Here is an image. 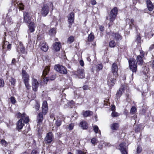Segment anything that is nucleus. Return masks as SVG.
Wrapping results in <instances>:
<instances>
[{"label": "nucleus", "instance_id": "obj_59", "mask_svg": "<svg viewBox=\"0 0 154 154\" xmlns=\"http://www.w3.org/2000/svg\"><path fill=\"white\" fill-rule=\"evenodd\" d=\"M40 108V105L38 104H36L35 105V109L37 111L39 110Z\"/></svg>", "mask_w": 154, "mask_h": 154}, {"label": "nucleus", "instance_id": "obj_32", "mask_svg": "<svg viewBox=\"0 0 154 154\" xmlns=\"http://www.w3.org/2000/svg\"><path fill=\"white\" fill-rule=\"evenodd\" d=\"M94 36L93 33L91 32L88 35V42H91L93 41L94 38Z\"/></svg>", "mask_w": 154, "mask_h": 154}, {"label": "nucleus", "instance_id": "obj_41", "mask_svg": "<svg viewBox=\"0 0 154 154\" xmlns=\"http://www.w3.org/2000/svg\"><path fill=\"white\" fill-rule=\"evenodd\" d=\"M39 151L38 149H34L32 150L31 154H39Z\"/></svg>", "mask_w": 154, "mask_h": 154}, {"label": "nucleus", "instance_id": "obj_22", "mask_svg": "<svg viewBox=\"0 0 154 154\" xmlns=\"http://www.w3.org/2000/svg\"><path fill=\"white\" fill-rule=\"evenodd\" d=\"M29 24V27L30 32H34L35 28V24L33 22H30Z\"/></svg>", "mask_w": 154, "mask_h": 154}, {"label": "nucleus", "instance_id": "obj_6", "mask_svg": "<svg viewBox=\"0 0 154 154\" xmlns=\"http://www.w3.org/2000/svg\"><path fill=\"white\" fill-rule=\"evenodd\" d=\"M117 77H115L112 75L109 74L107 79V84L109 86H112L115 82L116 79Z\"/></svg>", "mask_w": 154, "mask_h": 154}, {"label": "nucleus", "instance_id": "obj_50", "mask_svg": "<svg viewBox=\"0 0 154 154\" xmlns=\"http://www.w3.org/2000/svg\"><path fill=\"white\" fill-rule=\"evenodd\" d=\"M142 151L141 148L139 146L137 147V153H140Z\"/></svg>", "mask_w": 154, "mask_h": 154}, {"label": "nucleus", "instance_id": "obj_10", "mask_svg": "<svg viewBox=\"0 0 154 154\" xmlns=\"http://www.w3.org/2000/svg\"><path fill=\"white\" fill-rule=\"evenodd\" d=\"M49 7L47 5L44 4L42 7L41 14L44 16H46L48 13Z\"/></svg>", "mask_w": 154, "mask_h": 154}, {"label": "nucleus", "instance_id": "obj_2", "mask_svg": "<svg viewBox=\"0 0 154 154\" xmlns=\"http://www.w3.org/2000/svg\"><path fill=\"white\" fill-rule=\"evenodd\" d=\"M22 78L25 85L27 89H29L31 86L29 82V76L27 72L25 70H22Z\"/></svg>", "mask_w": 154, "mask_h": 154}, {"label": "nucleus", "instance_id": "obj_11", "mask_svg": "<svg viewBox=\"0 0 154 154\" xmlns=\"http://www.w3.org/2000/svg\"><path fill=\"white\" fill-rule=\"evenodd\" d=\"M32 87L34 91H37L38 87V83L37 80L35 79H32Z\"/></svg>", "mask_w": 154, "mask_h": 154}, {"label": "nucleus", "instance_id": "obj_14", "mask_svg": "<svg viewBox=\"0 0 154 154\" xmlns=\"http://www.w3.org/2000/svg\"><path fill=\"white\" fill-rule=\"evenodd\" d=\"M74 14L73 12L69 13L68 17V21L69 24V27L70 28L72 23H73L74 20Z\"/></svg>", "mask_w": 154, "mask_h": 154}, {"label": "nucleus", "instance_id": "obj_4", "mask_svg": "<svg viewBox=\"0 0 154 154\" xmlns=\"http://www.w3.org/2000/svg\"><path fill=\"white\" fill-rule=\"evenodd\" d=\"M118 8L115 7L111 10L109 14L110 22H112L115 20L118 14Z\"/></svg>", "mask_w": 154, "mask_h": 154}, {"label": "nucleus", "instance_id": "obj_51", "mask_svg": "<svg viewBox=\"0 0 154 154\" xmlns=\"http://www.w3.org/2000/svg\"><path fill=\"white\" fill-rule=\"evenodd\" d=\"M27 130H25L24 131L23 133V134H26L30 130V128L29 126H28L27 127Z\"/></svg>", "mask_w": 154, "mask_h": 154}, {"label": "nucleus", "instance_id": "obj_8", "mask_svg": "<svg viewBox=\"0 0 154 154\" xmlns=\"http://www.w3.org/2000/svg\"><path fill=\"white\" fill-rule=\"evenodd\" d=\"M23 115H24L23 116H24L23 118L22 121H23V122H24L25 123H28L29 122V117L26 116L25 113H23L22 114H21L19 112L17 113L16 114L17 117L18 118H20V119H21V117Z\"/></svg>", "mask_w": 154, "mask_h": 154}, {"label": "nucleus", "instance_id": "obj_15", "mask_svg": "<svg viewBox=\"0 0 154 154\" xmlns=\"http://www.w3.org/2000/svg\"><path fill=\"white\" fill-rule=\"evenodd\" d=\"M126 143L125 142L121 143L119 145V149L122 154H127L126 149Z\"/></svg>", "mask_w": 154, "mask_h": 154}, {"label": "nucleus", "instance_id": "obj_52", "mask_svg": "<svg viewBox=\"0 0 154 154\" xmlns=\"http://www.w3.org/2000/svg\"><path fill=\"white\" fill-rule=\"evenodd\" d=\"M145 53L142 50L140 51V54L141 57H143L144 56Z\"/></svg>", "mask_w": 154, "mask_h": 154}, {"label": "nucleus", "instance_id": "obj_1", "mask_svg": "<svg viewBox=\"0 0 154 154\" xmlns=\"http://www.w3.org/2000/svg\"><path fill=\"white\" fill-rule=\"evenodd\" d=\"M42 112L39 113L37 117V120L38 124L37 126L40 127V125H41L43 120V114L45 115L48 111V106L47 102L46 101H44L43 102L42 106Z\"/></svg>", "mask_w": 154, "mask_h": 154}, {"label": "nucleus", "instance_id": "obj_39", "mask_svg": "<svg viewBox=\"0 0 154 154\" xmlns=\"http://www.w3.org/2000/svg\"><path fill=\"white\" fill-rule=\"evenodd\" d=\"M74 37L73 36H71L69 37L68 39V42L69 43H71L74 40Z\"/></svg>", "mask_w": 154, "mask_h": 154}, {"label": "nucleus", "instance_id": "obj_58", "mask_svg": "<svg viewBox=\"0 0 154 154\" xmlns=\"http://www.w3.org/2000/svg\"><path fill=\"white\" fill-rule=\"evenodd\" d=\"M99 29L100 31L101 32H103L104 30V28L103 26H99Z\"/></svg>", "mask_w": 154, "mask_h": 154}, {"label": "nucleus", "instance_id": "obj_13", "mask_svg": "<svg viewBox=\"0 0 154 154\" xmlns=\"http://www.w3.org/2000/svg\"><path fill=\"white\" fill-rule=\"evenodd\" d=\"M31 17L28 12H25L23 13V19L25 23H29L31 22Z\"/></svg>", "mask_w": 154, "mask_h": 154}, {"label": "nucleus", "instance_id": "obj_49", "mask_svg": "<svg viewBox=\"0 0 154 154\" xmlns=\"http://www.w3.org/2000/svg\"><path fill=\"white\" fill-rule=\"evenodd\" d=\"M56 78V75L55 74L52 75L50 77V79L51 80H53Z\"/></svg>", "mask_w": 154, "mask_h": 154}, {"label": "nucleus", "instance_id": "obj_24", "mask_svg": "<svg viewBox=\"0 0 154 154\" xmlns=\"http://www.w3.org/2000/svg\"><path fill=\"white\" fill-rule=\"evenodd\" d=\"M124 87L123 86H122L119 88L118 91L116 94V97L118 99L119 98L120 96L122 94V92L124 90Z\"/></svg>", "mask_w": 154, "mask_h": 154}, {"label": "nucleus", "instance_id": "obj_9", "mask_svg": "<svg viewBox=\"0 0 154 154\" xmlns=\"http://www.w3.org/2000/svg\"><path fill=\"white\" fill-rule=\"evenodd\" d=\"M53 137L52 133L51 132H49L47 134L44 140L45 143H49L53 141Z\"/></svg>", "mask_w": 154, "mask_h": 154}, {"label": "nucleus", "instance_id": "obj_30", "mask_svg": "<svg viewBox=\"0 0 154 154\" xmlns=\"http://www.w3.org/2000/svg\"><path fill=\"white\" fill-rule=\"evenodd\" d=\"M5 36L4 37L3 43L2 45V48L3 49L5 47L6 45L9 43L7 41H6V33L5 32Z\"/></svg>", "mask_w": 154, "mask_h": 154}, {"label": "nucleus", "instance_id": "obj_17", "mask_svg": "<svg viewBox=\"0 0 154 154\" xmlns=\"http://www.w3.org/2000/svg\"><path fill=\"white\" fill-rule=\"evenodd\" d=\"M24 115L22 116L21 119H20L17 122V129L19 131L21 129L24 125L22 121L23 118L24 117Z\"/></svg>", "mask_w": 154, "mask_h": 154}, {"label": "nucleus", "instance_id": "obj_3", "mask_svg": "<svg viewBox=\"0 0 154 154\" xmlns=\"http://www.w3.org/2000/svg\"><path fill=\"white\" fill-rule=\"evenodd\" d=\"M130 68L133 73H136L137 69V65L135 60L133 58H130L129 61ZM133 73L132 74L133 76Z\"/></svg>", "mask_w": 154, "mask_h": 154}, {"label": "nucleus", "instance_id": "obj_63", "mask_svg": "<svg viewBox=\"0 0 154 154\" xmlns=\"http://www.w3.org/2000/svg\"><path fill=\"white\" fill-rule=\"evenodd\" d=\"M16 63V60L14 58H13L12 60L11 64H15Z\"/></svg>", "mask_w": 154, "mask_h": 154}, {"label": "nucleus", "instance_id": "obj_62", "mask_svg": "<svg viewBox=\"0 0 154 154\" xmlns=\"http://www.w3.org/2000/svg\"><path fill=\"white\" fill-rule=\"evenodd\" d=\"M111 110L112 111H115V106L114 105H113L112 106L111 108Z\"/></svg>", "mask_w": 154, "mask_h": 154}, {"label": "nucleus", "instance_id": "obj_29", "mask_svg": "<svg viewBox=\"0 0 154 154\" xmlns=\"http://www.w3.org/2000/svg\"><path fill=\"white\" fill-rule=\"evenodd\" d=\"M119 127V124L117 123L112 124L111 125V128L113 130H117Z\"/></svg>", "mask_w": 154, "mask_h": 154}, {"label": "nucleus", "instance_id": "obj_43", "mask_svg": "<svg viewBox=\"0 0 154 154\" xmlns=\"http://www.w3.org/2000/svg\"><path fill=\"white\" fill-rule=\"evenodd\" d=\"M10 100L11 102L13 104H15L16 103V101L15 100V99L14 97H11L10 98Z\"/></svg>", "mask_w": 154, "mask_h": 154}, {"label": "nucleus", "instance_id": "obj_25", "mask_svg": "<svg viewBox=\"0 0 154 154\" xmlns=\"http://www.w3.org/2000/svg\"><path fill=\"white\" fill-rule=\"evenodd\" d=\"M82 114L84 117H86L92 115L93 114V112L92 111L89 110L86 111H83L82 112Z\"/></svg>", "mask_w": 154, "mask_h": 154}, {"label": "nucleus", "instance_id": "obj_27", "mask_svg": "<svg viewBox=\"0 0 154 154\" xmlns=\"http://www.w3.org/2000/svg\"><path fill=\"white\" fill-rule=\"evenodd\" d=\"M79 126L83 129H87L88 128L87 123L84 121H82L80 122Z\"/></svg>", "mask_w": 154, "mask_h": 154}, {"label": "nucleus", "instance_id": "obj_26", "mask_svg": "<svg viewBox=\"0 0 154 154\" xmlns=\"http://www.w3.org/2000/svg\"><path fill=\"white\" fill-rule=\"evenodd\" d=\"M146 4L147 8L149 11H152L153 8V6L150 0H147Z\"/></svg>", "mask_w": 154, "mask_h": 154}, {"label": "nucleus", "instance_id": "obj_57", "mask_svg": "<svg viewBox=\"0 0 154 154\" xmlns=\"http://www.w3.org/2000/svg\"><path fill=\"white\" fill-rule=\"evenodd\" d=\"M91 3L92 5H94L96 4V2L95 0H91Z\"/></svg>", "mask_w": 154, "mask_h": 154}, {"label": "nucleus", "instance_id": "obj_23", "mask_svg": "<svg viewBox=\"0 0 154 154\" xmlns=\"http://www.w3.org/2000/svg\"><path fill=\"white\" fill-rule=\"evenodd\" d=\"M111 35L112 37H114L116 41H120L122 39V36L119 33H113Z\"/></svg>", "mask_w": 154, "mask_h": 154}, {"label": "nucleus", "instance_id": "obj_36", "mask_svg": "<svg viewBox=\"0 0 154 154\" xmlns=\"http://www.w3.org/2000/svg\"><path fill=\"white\" fill-rule=\"evenodd\" d=\"M137 109L135 106H133L130 110V113L132 115L135 114L136 112Z\"/></svg>", "mask_w": 154, "mask_h": 154}, {"label": "nucleus", "instance_id": "obj_18", "mask_svg": "<svg viewBox=\"0 0 154 154\" xmlns=\"http://www.w3.org/2000/svg\"><path fill=\"white\" fill-rule=\"evenodd\" d=\"M40 47L41 49L44 51H46L48 49V46L46 44V42L42 41L40 44Z\"/></svg>", "mask_w": 154, "mask_h": 154}, {"label": "nucleus", "instance_id": "obj_64", "mask_svg": "<svg viewBox=\"0 0 154 154\" xmlns=\"http://www.w3.org/2000/svg\"><path fill=\"white\" fill-rule=\"evenodd\" d=\"M11 44H9L7 46V48L8 49L10 50L11 48Z\"/></svg>", "mask_w": 154, "mask_h": 154}, {"label": "nucleus", "instance_id": "obj_34", "mask_svg": "<svg viewBox=\"0 0 154 154\" xmlns=\"http://www.w3.org/2000/svg\"><path fill=\"white\" fill-rule=\"evenodd\" d=\"M116 43L114 40L111 41L109 43V47L110 48H114L116 46Z\"/></svg>", "mask_w": 154, "mask_h": 154}, {"label": "nucleus", "instance_id": "obj_19", "mask_svg": "<svg viewBox=\"0 0 154 154\" xmlns=\"http://www.w3.org/2000/svg\"><path fill=\"white\" fill-rule=\"evenodd\" d=\"M77 77L81 79H82L85 77L84 70L82 69H79L77 71Z\"/></svg>", "mask_w": 154, "mask_h": 154}, {"label": "nucleus", "instance_id": "obj_38", "mask_svg": "<svg viewBox=\"0 0 154 154\" xmlns=\"http://www.w3.org/2000/svg\"><path fill=\"white\" fill-rule=\"evenodd\" d=\"M61 122L62 121L60 119H58L56 121L55 124L57 127H59L61 125Z\"/></svg>", "mask_w": 154, "mask_h": 154}, {"label": "nucleus", "instance_id": "obj_53", "mask_svg": "<svg viewBox=\"0 0 154 154\" xmlns=\"http://www.w3.org/2000/svg\"><path fill=\"white\" fill-rule=\"evenodd\" d=\"M7 20V21L8 23H13L12 21V19L10 17H7L6 18Z\"/></svg>", "mask_w": 154, "mask_h": 154}, {"label": "nucleus", "instance_id": "obj_33", "mask_svg": "<svg viewBox=\"0 0 154 154\" xmlns=\"http://www.w3.org/2000/svg\"><path fill=\"white\" fill-rule=\"evenodd\" d=\"M152 30L150 29V32H147L146 31L145 33L146 34V35L148 37V38H151L153 35L154 34L151 32Z\"/></svg>", "mask_w": 154, "mask_h": 154}, {"label": "nucleus", "instance_id": "obj_45", "mask_svg": "<svg viewBox=\"0 0 154 154\" xmlns=\"http://www.w3.org/2000/svg\"><path fill=\"white\" fill-rule=\"evenodd\" d=\"M74 124L73 123L70 124L68 126V129L70 130H72L73 128Z\"/></svg>", "mask_w": 154, "mask_h": 154}, {"label": "nucleus", "instance_id": "obj_28", "mask_svg": "<svg viewBox=\"0 0 154 154\" xmlns=\"http://www.w3.org/2000/svg\"><path fill=\"white\" fill-rule=\"evenodd\" d=\"M143 58L140 57V55L137 56L136 60L138 65L142 66L143 64Z\"/></svg>", "mask_w": 154, "mask_h": 154}, {"label": "nucleus", "instance_id": "obj_21", "mask_svg": "<svg viewBox=\"0 0 154 154\" xmlns=\"http://www.w3.org/2000/svg\"><path fill=\"white\" fill-rule=\"evenodd\" d=\"M19 45L18 46V48L20 49V51L21 53L23 54H26L27 52L25 51V48L23 47L22 43L20 42L19 43Z\"/></svg>", "mask_w": 154, "mask_h": 154}, {"label": "nucleus", "instance_id": "obj_12", "mask_svg": "<svg viewBox=\"0 0 154 154\" xmlns=\"http://www.w3.org/2000/svg\"><path fill=\"white\" fill-rule=\"evenodd\" d=\"M12 5L16 6L17 5V8H19L20 10H23L24 9V5L22 3H18L17 2V0H13L12 1Z\"/></svg>", "mask_w": 154, "mask_h": 154}, {"label": "nucleus", "instance_id": "obj_35", "mask_svg": "<svg viewBox=\"0 0 154 154\" xmlns=\"http://www.w3.org/2000/svg\"><path fill=\"white\" fill-rule=\"evenodd\" d=\"M93 128L96 133H97L98 132H99L100 134V131L99 130V128L96 125H94L93 127Z\"/></svg>", "mask_w": 154, "mask_h": 154}, {"label": "nucleus", "instance_id": "obj_48", "mask_svg": "<svg viewBox=\"0 0 154 154\" xmlns=\"http://www.w3.org/2000/svg\"><path fill=\"white\" fill-rule=\"evenodd\" d=\"M50 33L52 34H54L56 33L55 29L54 28H52L50 31Z\"/></svg>", "mask_w": 154, "mask_h": 154}, {"label": "nucleus", "instance_id": "obj_60", "mask_svg": "<svg viewBox=\"0 0 154 154\" xmlns=\"http://www.w3.org/2000/svg\"><path fill=\"white\" fill-rule=\"evenodd\" d=\"M79 63H80V64L81 66H84V62L83 61V60H80Z\"/></svg>", "mask_w": 154, "mask_h": 154}, {"label": "nucleus", "instance_id": "obj_55", "mask_svg": "<svg viewBox=\"0 0 154 154\" xmlns=\"http://www.w3.org/2000/svg\"><path fill=\"white\" fill-rule=\"evenodd\" d=\"M154 49V45L152 44L150 45L149 48V51H151L153 49Z\"/></svg>", "mask_w": 154, "mask_h": 154}, {"label": "nucleus", "instance_id": "obj_42", "mask_svg": "<svg viewBox=\"0 0 154 154\" xmlns=\"http://www.w3.org/2000/svg\"><path fill=\"white\" fill-rule=\"evenodd\" d=\"M91 142L93 144H95V143H97L98 142V140L95 137L92 138L91 140Z\"/></svg>", "mask_w": 154, "mask_h": 154}, {"label": "nucleus", "instance_id": "obj_16", "mask_svg": "<svg viewBox=\"0 0 154 154\" xmlns=\"http://www.w3.org/2000/svg\"><path fill=\"white\" fill-rule=\"evenodd\" d=\"M126 22L129 25L130 28L132 29V27H134L136 30H137V28L135 26V25L134 24V20L132 19L127 18L126 19Z\"/></svg>", "mask_w": 154, "mask_h": 154}, {"label": "nucleus", "instance_id": "obj_47", "mask_svg": "<svg viewBox=\"0 0 154 154\" xmlns=\"http://www.w3.org/2000/svg\"><path fill=\"white\" fill-rule=\"evenodd\" d=\"M4 83L3 80L2 79H0V87H2L4 86Z\"/></svg>", "mask_w": 154, "mask_h": 154}, {"label": "nucleus", "instance_id": "obj_5", "mask_svg": "<svg viewBox=\"0 0 154 154\" xmlns=\"http://www.w3.org/2000/svg\"><path fill=\"white\" fill-rule=\"evenodd\" d=\"M118 67L116 63H114L112 66L111 67V73L109 74L112 75H114L115 77H118Z\"/></svg>", "mask_w": 154, "mask_h": 154}, {"label": "nucleus", "instance_id": "obj_46", "mask_svg": "<svg viewBox=\"0 0 154 154\" xmlns=\"http://www.w3.org/2000/svg\"><path fill=\"white\" fill-rule=\"evenodd\" d=\"M136 41L138 43H141V38L140 36L139 35H137V36Z\"/></svg>", "mask_w": 154, "mask_h": 154}, {"label": "nucleus", "instance_id": "obj_37", "mask_svg": "<svg viewBox=\"0 0 154 154\" xmlns=\"http://www.w3.org/2000/svg\"><path fill=\"white\" fill-rule=\"evenodd\" d=\"M96 70L97 72L101 70L103 68V65L102 64H98L96 66Z\"/></svg>", "mask_w": 154, "mask_h": 154}, {"label": "nucleus", "instance_id": "obj_7", "mask_svg": "<svg viewBox=\"0 0 154 154\" xmlns=\"http://www.w3.org/2000/svg\"><path fill=\"white\" fill-rule=\"evenodd\" d=\"M55 69L57 72L64 74L67 73L66 69L63 66L60 65H56L54 66Z\"/></svg>", "mask_w": 154, "mask_h": 154}, {"label": "nucleus", "instance_id": "obj_44", "mask_svg": "<svg viewBox=\"0 0 154 154\" xmlns=\"http://www.w3.org/2000/svg\"><path fill=\"white\" fill-rule=\"evenodd\" d=\"M111 115L112 117H115L118 116L119 114L117 112L114 111L112 113Z\"/></svg>", "mask_w": 154, "mask_h": 154}, {"label": "nucleus", "instance_id": "obj_20", "mask_svg": "<svg viewBox=\"0 0 154 154\" xmlns=\"http://www.w3.org/2000/svg\"><path fill=\"white\" fill-rule=\"evenodd\" d=\"M61 46L60 42H56L53 45V49L55 51H60Z\"/></svg>", "mask_w": 154, "mask_h": 154}, {"label": "nucleus", "instance_id": "obj_54", "mask_svg": "<svg viewBox=\"0 0 154 154\" xmlns=\"http://www.w3.org/2000/svg\"><path fill=\"white\" fill-rule=\"evenodd\" d=\"M77 154H85L82 151L80 150H76Z\"/></svg>", "mask_w": 154, "mask_h": 154}, {"label": "nucleus", "instance_id": "obj_31", "mask_svg": "<svg viewBox=\"0 0 154 154\" xmlns=\"http://www.w3.org/2000/svg\"><path fill=\"white\" fill-rule=\"evenodd\" d=\"M50 69L48 66H46L45 67V69L43 72V75L44 76H45L48 72L49 71Z\"/></svg>", "mask_w": 154, "mask_h": 154}, {"label": "nucleus", "instance_id": "obj_40", "mask_svg": "<svg viewBox=\"0 0 154 154\" xmlns=\"http://www.w3.org/2000/svg\"><path fill=\"white\" fill-rule=\"evenodd\" d=\"M9 81L11 84L12 85H14L16 82V79L13 77H11Z\"/></svg>", "mask_w": 154, "mask_h": 154}, {"label": "nucleus", "instance_id": "obj_56", "mask_svg": "<svg viewBox=\"0 0 154 154\" xmlns=\"http://www.w3.org/2000/svg\"><path fill=\"white\" fill-rule=\"evenodd\" d=\"M1 143L3 145L5 146H6L7 144L6 142L4 140H1Z\"/></svg>", "mask_w": 154, "mask_h": 154}, {"label": "nucleus", "instance_id": "obj_61", "mask_svg": "<svg viewBox=\"0 0 154 154\" xmlns=\"http://www.w3.org/2000/svg\"><path fill=\"white\" fill-rule=\"evenodd\" d=\"M88 88V86L87 85H85L83 87V89L84 90H86Z\"/></svg>", "mask_w": 154, "mask_h": 154}]
</instances>
